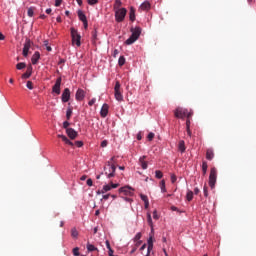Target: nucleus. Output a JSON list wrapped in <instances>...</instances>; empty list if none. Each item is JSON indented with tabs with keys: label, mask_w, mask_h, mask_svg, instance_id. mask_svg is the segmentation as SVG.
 <instances>
[{
	"label": "nucleus",
	"mask_w": 256,
	"mask_h": 256,
	"mask_svg": "<svg viewBox=\"0 0 256 256\" xmlns=\"http://www.w3.org/2000/svg\"><path fill=\"white\" fill-rule=\"evenodd\" d=\"M78 18L80 21H82V23L87 21V16L82 12V10H78Z\"/></svg>",
	"instance_id": "21"
},
{
	"label": "nucleus",
	"mask_w": 256,
	"mask_h": 256,
	"mask_svg": "<svg viewBox=\"0 0 256 256\" xmlns=\"http://www.w3.org/2000/svg\"><path fill=\"white\" fill-rule=\"evenodd\" d=\"M117 55H119V50L115 49L112 53V56L117 57Z\"/></svg>",
	"instance_id": "61"
},
{
	"label": "nucleus",
	"mask_w": 256,
	"mask_h": 256,
	"mask_svg": "<svg viewBox=\"0 0 256 256\" xmlns=\"http://www.w3.org/2000/svg\"><path fill=\"white\" fill-rule=\"evenodd\" d=\"M208 183L211 189H215V183H217V168H211Z\"/></svg>",
	"instance_id": "6"
},
{
	"label": "nucleus",
	"mask_w": 256,
	"mask_h": 256,
	"mask_svg": "<svg viewBox=\"0 0 256 256\" xmlns=\"http://www.w3.org/2000/svg\"><path fill=\"white\" fill-rule=\"evenodd\" d=\"M107 145H108V142H107V140H103L102 142H101V147H107Z\"/></svg>",
	"instance_id": "57"
},
{
	"label": "nucleus",
	"mask_w": 256,
	"mask_h": 256,
	"mask_svg": "<svg viewBox=\"0 0 256 256\" xmlns=\"http://www.w3.org/2000/svg\"><path fill=\"white\" fill-rule=\"evenodd\" d=\"M154 137H155V133L150 132V133L148 134V136H147V139H148V141H153Z\"/></svg>",
	"instance_id": "45"
},
{
	"label": "nucleus",
	"mask_w": 256,
	"mask_h": 256,
	"mask_svg": "<svg viewBox=\"0 0 256 256\" xmlns=\"http://www.w3.org/2000/svg\"><path fill=\"white\" fill-rule=\"evenodd\" d=\"M86 249H87V251H89V252L99 251V249H98L97 247H95V245L89 244V243L86 245Z\"/></svg>",
	"instance_id": "25"
},
{
	"label": "nucleus",
	"mask_w": 256,
	"mask_h": 256,
	"mask_svg": "<svg viewBox=\"0 0 256 256\" xmlns=\"http://www.w3.org/2000/svg\"><path fill=\"white\" fill-rule=\"evenodd\" d=\"M140 198L142 199V201H144V203L149 202V197H147V195L145 194H140Z\"/></svg>",
	"instance_id": "38"
},
{
	"label": "nucleus",
	"mask_w": 256,
	"mask_h": 256,
	"mask_svg": "<svg viewBox=\"0 0 256 256\" xmlns=\"http://www.w3.org/2000/svg\"><path fill=\"white\" fill-rule=\"evenodd\" d=\"M123 199H124V201H127L128 203H132L133 202V199H131V198L124 197Z\"/></svg>",
	"instance_id": "64"
},
{
	"label": "nucleus",
	"mask_w": 256,
	"mask_h": 256,
	"mask_svg": "<svg viewBox=\"0 0 256 256\" xmlns=\"http://www.w3.org/2000/svg\"><path fill=\"white\" fill-rule=\"evenodd\" d=\"M107 115H109V104L104 103L100 110V116L103 117V119H105Z\"/></svg>",
	"instance_id": "12"
},
{
	"label": "nucleus",
	"mask_w": 256,
	"mask_h": 256,
	"mask_svg": "<svg viewBox=\"0 0 256 256\" xmlns=\"http://www.w3.org/2000/svg\"><path fill=\"white\" fill-rule=\"evenodd\" d=\"M71 37H72V45H76V47H81V34L75 29L71 28Z\"/></svg>",
	"instance_id": "3"
},
{
	"label": "nucleus",
	"mask_w": 256,
	"mask_h": 256,
	"mask_svg": "<svg viewBox=\"0 0 256 256\" xmlns=\"http://www.w3.org/2000/svg\"><path fill=\"white\" fill-rule=\"evenodd\" d=\"M170 179H171V183L177 182V176L175 174H171Z\"/></svg>",
	"instance_id": "47"
},
{
	"label": "nucleus",
	"mask_w": 256,
	"mask_h": 256,
	"mask_svg": "<svg viewBox=\"0 0 256 256\" xmlns=\"http://www.w3.org/2000/svg\"><path fill=\"white\" fill-rule=\"evenodd\" d=\"M95 103H97V98H92V99L88 102V105H89V107H93V105H95Z\"/></svg>",
	"instance_id": "40"
},
{
	"label": "nucleus",
	"mask_w": 256,
	"mask_h": 256,
	"mask_svg": "<svg viewBox=\"0 0 256 256\" xmlns=\"http://www.w3.org/2000/svg\"><path fill=\"white\" fill-rule=\"evenodd\" d=\"M193 116V111H189L187 108H183L181 106H178L175 110H174V117H176V119H191V117Z\"/></svg>",
	"instance_id": "1"
},
{
	"label": "nucleus",
	"mask_w": 256,
	"mask_h": 256,
	"mask_svg": "<svg viewBox=\"0 0 256 256\" xmlns=\"http://www.w3.org/2000/svg\"><path fill=\"white\" fill-rule=\"evenodd\" d=\"M29 77H31V74L26 70V72L22 74V79H29Z\"/></svg>",
	"instance_id": "46"
},
{
	"label": "nucleus",
	"mask_w": 256,
	"mask_h": 256,
	"mask_svg": "<svg viewBox=\"0 0 256 256\" xmlns=\"http://www.w3.org/2000/svg\"><path fill=\"white\" fill-rule=\"evenodd\" d=\"M118 65L120 67H123V65H125V56H120L118 59Z\"/></svg>",
	"instance_id": "35"
},
{
	"label": "nucleus",
	"mask_w": 256,
	"mask_h": 256,
	"mask_svg": "<svg viewBox=\"0 0 256 256\" xmlns=\"http://www.w3.org/2000/svg\"><path fill=\"white\" fill-rule=\"evenodd\" d=\"M72 253H73L74 256H79V255H80V253H79V247L73 248Z\"/></svg>",
	"instance_id": "41"
},
{
	"label": "nucleus",
	"mask_w": 256,
	"mask_h": 256,
	"mask_svg": "<svg viewBox=\"0 0 256 256\" xmlns=\"http://www.w3.org/2000/svg\"><path fill=\"white\" fill-rule=\"evenodd\" d=\"M29 49H31V40L30 39H26V41L24 43L23 51H22L23 57H28Z\"/></svg>",
	"instance_id": "11"
},
{
	"label": "nucleus",
	"mask_w": 256,
	"mask_h": 256,
	"mask_svg": "<svg viewBox=\"0 0 256 256\" xmlns=\"http://www.w3.org/2000/svg\"><path fill=\"white\" fill-rule=\"evenodd\" d=\"M58 137L62 139V141H64L66 145H70V147H73V145H75L71 140H69V138H67V136L63 134H59Z\"/></svg>",
	"instance_id": "18"
},
{
	"label": "nucleus",
	"mask_w": 256,
	"mask_h": 256,
	"mask_svg": "<svg viewBox=\"0 0 256 256\" xmlns=\"http://www.w3.org/2000/svg\"><path fill=\"white\" fill-rule=\"evenodd\" d=\"M63 0H55V7H59Z\"/></svg>",
	"instance_id": "59"
},
{
	"label": "nucleus",
	"mask_w": 256,
	"mask_h": 256,
	"mask_svg": "<svg viewBox=\"0 0 256 256\" xmlns=\"http://www.w3.org/2000/svg\"><path fill=\"white\" fill-rule=\"evenodd\" d=\"M126 15H127V9L117 8L115 10V21H116V23H122V21L125 20Z\"/></svg>",
	"instance_id": "4"
},
{
	"label": "nucleus",
	"mask_w": 256,
	"mask_h": 256,
	"mask_svg": "<svg viewBox=\"0 0 256 256\" xmlns=\"http://www.w3.org/2000/svg\"><path fill=\"white\" fill-rule=\"evenodd\" d=\"M122 3L121 0H115V8L117 7V9H119V7H121Z\"/></svg>",
	"instance_id": "50"
},
{
	"label": "nucleus",
	"mask_w": 256,
	"mask_h": 256,
	"mask_svg": "<svg viewBox=\"0 0 256 256\" xmlns=\"http://www.w3.org/2000/svg\"><path fill=\"white\" fill-rule=\"evenodd\" d=\"M187 201H193V191L188 190L186 194Z\"/></svg>",
	"instance_id": "32"
},
{
	"label": "nucleus",
	"mask_w": 256,
	"mask_h": 256,
	"mask_svg": "<svg viewBox=\"0 0 256 256\" xmlns=\"http://www.w3.org/2000/svg\"><path fill=\"white\" fill-rule=\"evenodd\" d=\"M40 59H41V53H39V51L34 52L31 58L32 65H37Z\"/></svg>",
	"instance_id": "14"
},
{
	"label": "nucleus",
	"mask_w": 256,
	"mask_h": 256,
	"mask_svg": "<svg viewBox=\"0 0 256 256\" xmlns=\"http://www.w3.org/2000/svg\"><path fill=\"white\" fill-rule=\"evenodd\" d=\"M88 5H97L99 0H87Z\"/></svg>",
	"instance_id": "44"
},
{
	"label": "nucleus",
	"mask_w": 256,
	"mask_h": 256,
	"mask_svg": "<svg viewBox=\"0 0 256 256\" xmlns=\"http://www.w3.org/2000/svg\"><path fill=\"white\" fill-rule=\"evenodd\" d=\"M92 41H97V30L92 32Z\"/></svg>",
	"instance_id": "48"
},
{
	"label": "nucleus",
	"mask_w": 256,
	"mask_h": 256,
	"mask_svg": "<svg viewBox=\"0 0 256 256\" xmlns=\"http://www.w3.org/2000/svg\"><path fill=\"white\" fill-rule=\"evenodd\" d=\"M114 97L116 99V101H119L121 103V101H123V94L120 92H114Z\"/></svg>",
	"instance_id": "24"
},
{
	"label": "nucleus",
	"mask_w": 256,
	"mask_h": 256,
	"mask_svg": "<svg viewBox=\"0 0 256 256\" xmlns=\"http://www.w3.org/2000/svg\"><path fill=\"white\" fill-rule=\"evenodd\" d=\"M76 101H83L85 99V90L79 88L75 94Z\"/></svg>",
	"instance_id": "13"
},
{
	"label": "nucleus",
	"mask_w": 256,
	"mask_h": 256,
	"mask_svg": "<svg viewBox=\"0 0 256 256\" xmlns=\"http://www.w3.org/2000/svg\"><path fill=\"white\" fill-rule=\"evenodd\" d=\"M26 87H27V89H29L30 91H33V82L27 81Z\"/></svg>",
	"instance_id": "39"
},
{
	"label": "nucleus",
	"mask_w": 256,
	"mask_h": 256,
	"mask_svg": "<svg viewBox=\"0 0 256 256\" xmlns=\"http://www.w3.org/2000/svg\"><path fill=\"white\" fill-rule=\"evenodd\" d=\"M141 237H142V234L141 232H138L135 237H134V241H141Z\"/></svg>",
	"instance_id": "43"
},
{
	"label": "nucleus",
	"mask_w": 256,
	"mask_h": 256,
	"mask_svg": "<svg viewBox=\"0 0 256 256\" xmlns=\"http://www.w3.org/2000/svg\"><path fill=\"white\" fill-rule=\"evenodd\" d=\"M69 125H70L69 121H64L63 122V128L64 129H69Z\"/></svg>",
	"instance_id": "54"
},
{
	"label": "nucleus",
	"mask_w": 256,
	"mask_h": 256,
	"mask_svg": "<svg viewBox=\"0 0 256 256\" xmlns=\"http://www.w3.org/2000/svg\"><path fill=\"white\" fill-rule=\"evenodd\" d=\"M105 175L108 179H111L115 177V171H117V168L114 164H111V161L108 162L107 166L104 167Z\"/></svg>",
	"instance_id": "5"
},
{
	"label": "nucleus",
	"mask_w": 256,
	"mask_h": 256,
	"mask_svg": "<svg viewBox=\"0 0 256 256\" xmlns=\"http://www.w3.org/2000/svg\"><path fill=\"white\" fill-rule=\"evenodd\" d=\"M214 157H215V152L213 151V149H211V148L207 149V151H206V159L208 161H213Z\"/></svg>",
	"instance_id": "17"
},
{
	"label": "nucleus",
	"mask_w": 256,
	"mask_h": 256,
	"mask_svg": "<svg viewBox=\"0 0 256 256\" xmlns=\"http://www.w3.org/2000/svg\"><path fill=\"white\" fill-rule=\"evenodd\" d=\"M66 134L70 139H76L77 138V131L73 128L66 129Z\"/></svg>",
	"instance_id": "15"
},
{
	"label": "nucleus",
	"mask_w": 256,
	"mask_h": 256,
	"mask_svg": "<svg viewBox=\"0 0 256 256\" xmlns=\"http://www.w3.org/2000/svg\"><path fill=\"white\" fill-rule=\"evenodd\" d=\"M71 235L74 239H77V237H79V232L77 231V228H72Z\"/></svg>",
	"instance_id": "34"
},
{
	"label": "nucleus",
	"mask_w": 256,
	"mask_h": 256,
	"mask_svg": "<svg viewBox=\"0 0 256 256\" xmlns=\"http://www.w3.org/2000/svg\"><path fill=\"white\" fill-rule=\"evenodd\" d=\"M63 79L61 77H58L56 79V82L54 86L52 87V93H56V95H61V83Z\"/></svg>",
	"instance_id": "9"
},
{
	"label": "nucleus",
	"mask_w": 256,
	"mask_h": 256,
	"mask_svg": "<svg viewBox=\"0 0 256 256\" xmlns=\"http://www.w3.org/2000/svg\"><path fill=\"white\" fill-rule=\"evenodd\" d=\"M84 29H87L89 27V23L86 21L83 22Z\"/></svg>",
	"instance_id": "63"
},
{
	"label": "nucleus",
	"mask_w": 256,
	"mask_h": 256,
	"mask_svg": "<svg viewBox=\"0 0 256 256\" xmlns=\"http://www.w3.org/2000/svg\"><path fill=\"white\" fill-rule=\"evenodd\" d=\"M153 219H155L156 221L159 220V214L157 213V210L153 211Z\"/></svg>",
	"instance_id": "49"
},
{
	"label": "nucleus",
	"mask_w": 256,
	"mask_h": 256,
	"mask_svg": "<svg viewBox=\"0 0 256 256\" xmlns=\"http://www.w3.org/2000/svg\"><path fill=\"white\" fill-rule=\"evenodd\" d=\"M203 193H204V197H209V189L207 188V186L203 187Z\"/></svg>",
	"instance_id": "42"
},
{
	"label": "nucleus",
	"mask_w": 256,
	"mask_h": 256,
	"mask_svg": "<svg viewBox=\"0 0 256 256\" xmlns=\"http://www.w3.org/2000/svg\"><path fill=\"white\" fill-rule=\"evenodd\" d=\"M86 184L88 185V187H93V180L91 178H89L87 181H86Z\"/></svg>",
	"instance_id": "52"
},
{
	"label": "nucleus",
	"mask_w": 256,
	"mask_h": 256,
	"mask_svg": "<svg viewBox=\"0 0 256 256\" xmlns=\"http://www.w3.org/2000/svg\"><path fill=\"white\" fill-rule=\"evenodd\" d=\"M140 11H149V9H151V3L149 1H144L140 7H139Z\"/></svg>",
	"instance_id": "16"
},
{
	"label": "nucleus",
	"mask_w": 256,
	"mask_h": 256,
	"mask_svg": "<svg viewBox=\"0 0 256 256\" xmlns=\"http://www.w3.org/2000/svg\"><path fill=\"white\" fill-rule=\"evenodd\" d=\"M75 145H76V147H82L83 146V141H76Z\"/></svg>",
	"instance_id": "55"
},
{
	"label": "nucleus",
	"mask_w": 256,
	"mask_h": 256,
	"mask_svg": "<svg viewBox=\"0 0 256 256\" xmlns=\"http://www.w3.org/2000/svg\"><path fill=\"white\" fill-rule=\"evenodd\" d=\"M106 249H111V244L109 243V240L105 241Z\"/></svg>",
	"instance_id": "58"
},
{
	"label": "nucleus",
	"mask_w": 256,
	"mask_h": 256,
	"mask_svg": "<svg viewBox=\"0 0 256 256\" xmlns=\"http://www.w3.org/2000/svg\"><path fill=\"white\" fill-rule=\"evenodd\" d=\"M28 73H30L31 75H33V66L32 65H29L27 67V70H26Z\"/></svg>",
	"instance_id": "51"
},
{
	"label": "nucleus",
	"mask_w": 256,
	"mask_h": 256,
	"mask_svg": "<svg viewBox=\"0 0 256 256\" xmlns=\"http://www.w3.org/2000/svg\"><path fill=\"white\" fill-rule=\"evenodd\" d=\"M28 17H33L35 15V8L34 7H29L27 11Z\"/></svg>",
	"instance_id": "33"
},
{
	"label": "nucleus",
	"mask_w": 256,
	"mask_h": 256,
	"mask_svg": "<svg viewBox=\"0 0 256 256\" xmlns=\"http://www.w3.org/2000/svg\"><path fill=\"white\" fill-rule=\"evenodd\" d=\"M147 223L149 227L151 228V231H153V218L151 217V213H147Z\"/></svg>",
	"instance_id": "22"
},
{
	"label": "nucleus",
	"mask_w": 256,
	"mask_h": 256,
	"mask_svg": "<svg viewBox=\"0 0 256 256\" xmlns=\"http://www.w3.org/2000/svg\"><path fill=\"white\" fill-rule=\"evenodd\" d=\"M191 128V119L187 118L186 120V129Z\"/></svg>",
	"instance_id": "53"
},
{
	"label": "nucleus",
	"mask_w": 256,
	"mask_h": 256,
	"mask_svg": "<svg viewBox=\"0 0 256 256\" xmlns=\"http://www.w3.org/2000/svg\"><path fill=\"white\" fill-rule=\"evenodd\" d=\"M186 132H187V135L188 137H191V128H186Z\"/></svg>",
	"instance_id": "62"
},
{
	"label": "nucleus",
	"mask_w": 256,
	"mask_h": 256,
	"mask_svg": "<svg viewBox=\"0 0 256 256\" xmlns=\"http://www.w3.org/2000/svg\"><path fill=\"white\" fill-rule=\"evenodd\" d=\"M117 92H121V84L119 83V81L115 83V87H114V93H117Z\"/></svg>",
	"instance_id": "36"
},
{
	"label": "nucleus",
	"mask_w": 256,
	"mask_h": 256,
	"mask_svg": "<svg viewBox=\"0 0 256 256\" xmlns=\"http://www.w3.org/2000/svg\"><path fill=\"white\" fill-rule=\"evenodd\" d=\"M155 177L156 179H163V172H161L160 170H156Z\"/></svg>",
	"instance_id": "37"
},
{
	"label": "nucleus",
	"mask_w": 256,
	"mask_h": 256,
	"mask_svg": "<svg viewBox=\"0 0 256 256\" xmlns=\"http://www.w3.org/2000/svg\"><path fill=\"white\" fill-rule=\"evenodd\" d=\"M109 197H111V194H104L102 196V199H104V201H107V199H109Z\"/></svg>",
	"instance_id": "56"
},
{
	"label": "nucleus",
	"mask_w": 256,
	"mask_h": 256,
	"mask_svg": "<svg viewBox=\"0 0 256 256\" xmlns=\"http://www.w3.org/2000/svg\"><path fill=\"white\" fill-rule=\"evenodd\" d=\"M25 67H27V64L25 62H20L16 65V69H18V71L25 69Z\"/></svg>",
	"instance_id": "28"
},
{
	"label": "nucleus",
	"mask_w": 256,
	"mask_h": 256,
	"mask_svg": "<svg viewBox=\"0 0 256 256\" xmlns=\"http://www.w3.org/2000/svg\"><path fill=\"white\" fill-rule=\"evenodd\" d=\"M145 249H147V244H143V245L140 247L141 253H143V251H145Z\"/></svg>",
	"instance_id": "60"
},
{
	"label": "nucleus",
	"mask_w": 256,
	"mask_h": 256,
	"mask_svg": "<svg viewBox=\"0 0 256 256\" xmlns=\"http://www.w3.org/2000/svg\"><path fill=\"white\" fill-rule=\"evenodd\" d=\"M119 187V183H113L105 184L101 190H98L96 193L97 195H105V193L111 191V189H117Z\"/></svg>",
	"instance_id": "7"
},
{
	"label": "nucleus",
	"mask_w": 256,
	"mask_h": 256,
	"mask_svg": "<svg viewBox=\"0 0 256 256\" xmlns=\"http://www.w3.org/2000/svg\"><path fill=\"white\" fill-rule=\"evenodd\" d=\"M186 149L187 147H185V141L180 140L178 144V151H180V153H185Z\"/></svg>",
	"instance_id": "20"
},
{
	"label": "nucleus",
	"mask_w": 256,
	"mask_h": 256,
	"mask_svg": "<svg viewBox=\"0 0 256 256\" xmlns=\"http://www.w3.org/2000/svg\"><path fill=\"white\" fill-rule=\"evenodd\" d=\"M147 251L148 253H151V251H153V236H149L148 240H147Z\"/></svg>",
	"instance_id": "19"
},
{
	"label": "nucleus",
	"mask_w": 256,
	"mask_h": 256,
	"mask_svg": "<svg viewBox=\"0 0 256 256\" xmlns=\"http://www.w3.org/2000/svg\"><path fill=\"white\" fill-rule=\"evenodd\" d=\"M69 99H71V90L65 88L62 92L61 101L62 103H69Z\"/></svg>",
	"instance_id": "10"
},
{
	"label": "nucleus",
	"mask_w": 256,
	"mask_h": 256,
	"mask_svg": "<svg viewBox=\"0 0 256 256\" xmlns=\"http://www.w3.org/2000/svg\"><path fill=\"white\" fill-rule=\"evenodd\" d=\"M209 168V165L207 164V161L202 162V172L203 175H207V169Z\"/></svg>",
	"instance_id": "26"
},
{
	"label": "nucleus",
	"mask_w": 256,
	"mask_h": 256,
	"mask_svg": "<svg viewBox=\"0 0 256 256\" xmlns=\"http://www.w3.org/2000/svg\"><path fill=\"white\" fill-rule=\"evenodd\" d=\"M43 45H44V47H46V50L48 52L53 51V48H51V46L49 45V40H44Z\"/></svg>",
	"instance_id": "31"
},
{
	"label": "nucleus",
	"mask_w": 256,
	"mask_h": 256,
	"mask_svg": "<svg viewBox=\"0 0 256 256\" xmlns=\"http://www.w3.org/2000/svg\"><path fill=\"white\" fill-rule=\"evenodd\" d=\"M139 37H141V27H136L132 30L131 36L125 41L126 45H133Z\"/></svg>",
	"instance_id": "2"
},
{
	"label": "nucleus",
	"mask_w": 256,
	"mask_h": 256,
	"mask_svg": "<svg viewBox=\"0 0 256 256\" xmlns=\"http://www.w3.org/2000/svg\"><path fill=\"white\" fill-rule=\"evenodd\" d=\"M119 193H123L126 197H133V195H135V189L126 185L119 189Z\"/></svg>",
	"instance_id": "8"
},
{
	"label": "nucleus",
	"mask_w": 256,
	"mask_h": 256,
	"mask_svg": "<svg viewBox=\"0 0 256 256\" xmlns=\"http://www.w3.org/2000/svg\"><path fill=\"white\" fill-rule=\"evenodd\" d=\"M129 18H130V21H135V9L130 8Z\"/></svg>",
	"instance_id": "30"
},
{
	"label": "nucleus",
	"mask_w": 256,
	"mask_h": 256,
	"mask_svg": "<svg viewBox=\"0 0 256 256\" xmlns=\"http://www.w3.org/2000/svg\"><path fill=\"white\" fill-rule=\"evenodd\" d=\"M160 189H161V193H167V187L165 185V180L160 181Z\"/></svg>",
	"instance_id": "27"
},
{
	"label": "nucleus",
	"mask_w": 256,
	"mask_h": 256,
	"mask_svg": "<svg viewBox=\"0 0 256 256\" xmlns=\"http://www.w3.org/2000/svg\"><path fill=\"white\" fill-rule=\"evenodd\" d=\"M71 115H73V109L71 107L67 108L66 111V119L69 121V119H71Z\"/></svg>",
	"instance_id": "29"
},
{
	"label": "nucleus",
	"mask_w": 256,
	"mask_h": 256,
	"mask_svg": "<svg viewBox=\"0 0 256 256\" xmlns=\"http://www.w3.org/2000/svg\"><path fill=\"white\" fill-rule=\"evenodd\" d=\"M139 162L141 163L142 169L144 170L147 169L148 164H147V161H145V156L140 157Z\"/></svg>",
	"instance_id": "23"
}]
</instances>
